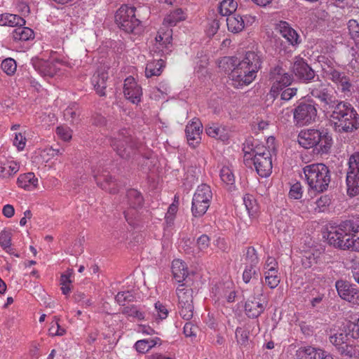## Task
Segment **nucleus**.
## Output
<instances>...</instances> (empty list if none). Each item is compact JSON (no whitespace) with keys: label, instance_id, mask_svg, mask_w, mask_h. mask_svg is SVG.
<instances>
[{"label":"nucleus","instance_id":"f257e3e1","mask_svg":"<svg viewBox=\"0 0 359 359\" xmlns=\"http://www.w3.org/2000/svg\"><path fill=\"white\" fill-rule=\"evenodd\" d=\"M309 93L330 114L334 130L339 133H351L359 128V114L353 105L338 99L337 92L317 76V82L309 87Z\"/></svg>","mask_w":359,"mask_h":359},{"label":"nucleus","instance_id":"f03ea898","mask_svg":"<svg viewBox=\"0 0 359 359\" xmlns=\"http://www.w3.org/2000/svg\"><path fill=\"white\" fill-rule=\"evenodd\" d=\"M327 240L340 250L359 252V225L351 220L342 222L328 231Z\"/></svg>","mask_w":359,"mask_h":359},{"label":"nucleus","instance_id":"7ed1b4c3","mask_svg":"<svg viewBox=\"0 0 359 359\" xmlns=\"http://www.w3.org/2000/svg\"><path fill=\"white\" fill-rule=\"evenodd\" d=\"M261 56L254 51H248L244 58L238 62L232 73H229L231 85L235 88L247 86L256 78L262 65Z\"/></svg>","mask_w":359,"mask_h":359},{"label":"nucleus","instance_id":"20e7f679","mask_svg":"<svg viewBox=\"0 0 359 359\" xmlns=\"http://www.w3.org/2000/svg\"><path fill=\"white\" fill-rule=\"evenodd\" d=\"M297 141L304 149L314 148L317 153H329L333 140L327 129H306L299 132Z\"/></svg>","mask_w":359,"mask_h":359},{"label":"nucleus","instance_id":"39448f33","mask_svg":"<svg viewBox=\"0 0 359 359\" xmlns=\"http://www.w3.org/2000/svg\"><path fill=\"white\" fill-rule=\"evenodd\" d=\"M309 187L318 193L326 191L331 181L330 170L323 163H313L303 168Z\"/></svg>","mask_w":359,"mask_h":359},{"label":"nucleus","instance_id":"423d86ee","mask_svg":"<svg viewBox=\"0 0 359 359\" xmlns=\"http://www.w3.org/2000/svg\"><path fill=\"white\" fill-rule=\"evenodd\" d=\"M111 145L121 158L129 159L136 154L139 142L132 136L130 130L123 128L111 139Z\"/></svg>","mask_w":359,"mask_h":359},{"label":"nucleus","instance_id":"0eeeda50","mask_svg":"<svg viewBox=\"0 0 359 359\" xmlns=\"http://www.w3.org/2000/svg\"><path fill=\"white\" fill-rule=\"evenodd\" d=\"M136 8L122 5L115 14V22L118 27L128 34H139L142 32L141 21L136 17Z\"/></svg>","mask_w":359,"mask_h":359},{"label":"nucleus","instance_id":"6e6552de","mask_svg":"<svg viewBox=\"0 0 359 359\" xmlns=\"http://www.w3.org/2000/svg\"><path fill=\"white\" fill-rule=\"evenodd\" d=\"M263 285L259 283V285L254 289L255 296L250 297L245 302V313L248 318H257L264 311L266 301L263 296Z\"/></svg>","mask_w":359,"mask_h":359},{"label":"nucleus","instance_id":"1a4fd4ad","mask_svg":"<svg viewBox=\"0 0 359 359\" xmlns=\"http://www.w3.org/2000/svg\"><path fill=\"white\" fill-rule=\"evenodd\" d=\"M293 118L296 126H304L314 123L317 118L316 104L301 102L293 109Z\"/></svg>","mask_w":359,"mask_h":359},{"label":"nucleus","instance_id":"9d476101","mask_svg":"<svg viewBox=\"0 0 359 359\" xmlns=\"http://www.w3.org/2000/svg\"><path fill=\"white\" fill-rule=\"evenodd\" d=\"M270 79L273 81L270 93L276 97L283 88L288 87L293 81V76L286 72L280 65H276L270 70Z\"/></svg>","mask_w":359,"mask_h":359},{"label":"nucleus","instance_id":"9b49d317","mask_svg":"<svg viewBox=\"0 0 359 359\" xmlns=\"http://www.w3.org/2000/svg\"><path fill=\"white\" fill-rule=\"evenodd\" d=\"M346 175L347 193L351 196L359 194V152L351 156Z\"/></svg>","mask_w":359,"mask_h":359},{"label":"nucleus","instance_id":"f8f14e48","mask_svg":"<svg viewBox=\"0 0 359 359\" xmlns=\"http://www.w3.org/2000/svg\"><path fill=\"white\" fill-rule=\"evenodd\" d=\"M348 334V324L344 332L334 334L330 337V343L334 346L338 352L348 358H353L355 354L354 346L350 343Z\"/></svg>","mask_w":359,"mask_h":359},{"label":"nucleus","instance_id":"ddd939ff","mask_svg":"<svg viewBox=\"0 0 359 359\" xmlns=\"http://www.w3.org/2000/svg\"><path fill=\"white\" fill-rule=\"evenodd\" d=\"M292 71L295 76L303 83L317 82V76L315 71L308 65L306 60L299 56L294 59Z\"/></svg>","mask_w":359,"mask_h":359},{"label":"nucleus","instance_id":"4468645a","mask_svg":"<svg viewBox=\"0 0 359 359\" xmlns=\"http://www.w3.org/2000/svg\"><path fill=\"white\" fill-rule=\"evenodd\" d=\"M326 72V78L340 88V90L344 95L351 94L353 84L349 76L344 72L337 69L328 68Z\"/></svg>","mask_w":359,"mask_h":359},{"label":"nucleus","instance_id":"2eb2a0df","mask_svg":"<svg viewBox=\"0 0 359 359\" xmlns=\"http://www.w3.org/2000/svg\"><path fill=\"white\" fill-rule=\"evenodd\" d=\"M128 204L130 208L124 211L125 218L130 224H133V217H135L136 210L143 205V197L140 191L130 189L126 194Z\"/></svg>","mask_w":359,"mask_h":359},{"label":"nucleus","instance_id":"dca6fc26","mask_svg":"<svg viewBox=\"0 0 359 359\" xmlns=\"http://www.w3.org/2000/svg\"><path fill=\"white\" fill-rule=\"evenodd\" d=\"M339 296L353 304L359 305V290L348 282L339 280L335 283Z\"/></svg>","mask_w":359,"mask_h":359},{"label":"nucleus","instance_id":"f3484780","mask_svg":"<svg viewBox=\"0 0 359 359\" xmlns=\"http://www.w3.org/2000/svg\"><path fill=\"white\" fill-rule=\"evenodd\" d=\"M123 93L126 99L133 104H138L142 95V88L132 76L126 78L124 81Z\"/></svg>","mask_w":359,"mask_h":359},{"label":"nucleus","instance_id":"a211bd4d","mask_svg":"<svg viewBox=\"0 0 359 359\" xmlns=\"http://www.w3.org/2000/svg\"><path fill=\"white\" fill-rule=\"evenodd\" d=\"M202 128V123L198 118L192 119L186 126L185 133L188 143L194 148L200 143Z\"/></svg>","mask_w":359,"mask_h":359},{"label":"nucleus","instance_id":"6ab92c4d","mask_svg":"<svg viewBox=\"0 0 359 359\" xmlns=\"http://www.w3.org/2000/svg\"><path fill=\"white\" fill-rule=\"evenodd\" d=\"M277 29H278L281 36L285 39L287 43L292 46L297 47L299 44L301 43L302 40L300 39V36L287 22L280 21L277 25Z\"/></svg>","mask_w":359,"mask_h":359},{"label":"nucleus","instance_id":"aec40b11","mask_svg":"<svg viewBox=\"0 0 359 359\" xmlns=\"http://www.w3.org/2000/svg\"><path fill=\"white\" fill-rule=\"evenodd\" d=\"M252 164L254 165L256 172L260 177L269 176L273 168L271 153H266L264 157L259 156V157L253 158Z\"/></svg>","mask_w":359,"mask_h":359},{"label":"nucleus","instance_id":"412c9836","mask_svg":"<svg viewBox=\"0 0 359 359\" xmlns=\"http://www.w3.org/2000/svg\"><path fill=\"white\" fill-rule=\"evenodd\" d=\"M93 177L97 186L101 189L109 191L110 194H116L118 192V184L111 176L108 175H97L94 174Z\"/></svg>","mask_w":359,"mask_h":359},{"label":"nucleus","instance_id":"4be33fe9","mask_svg":"<svg viewBox=\"0 0 359 359\" xmlns=\"http://www.w3.org/2000/svg\"><path fill=\"white\" fill-rule=\"evenodd\" d=\"M172 272L174 278L181 283L185 280L188 276V268L185 262L180 259H175L172 263Z\"/></svg>","mask_w":359,"mask_h":359},{"label":"nucleus","instance_id":"5701e85b","mask_svg":"<svg viewBox=\"0 0 359 359\" xmlns=\"http://www.w3.org/2000/svg\"><path fill=\"white\" fill-rule=\"evenodd\" d=\"M108 73L104 71H97V74L93 76V84L96 93L100 96H104V90L107 88V81L108 80Z\"/></svg>","mask_w":359,"mask_h":359},{"label":"nucleus","instance_id":"b1692460","mask_svg":"<svg viewBox=\"0 0 359 359\" xmlns=\"http://www.w3.org/2000/svg\"><path fill=\"white\" fill-rule=\"evenodd\" d=\"M226 25L228 30L232 33L237 34L244 29V21L243 16L239 13H234L226 18Z\"/></svg>","mask_w":359,"mask_h":359},{"label":"nucleus","instance_id":"393cba45","mask_svg":"<svg viewBox=\"0 0 359 359\" xmlns=\"http://www.w3.org/2000/svg\"><path fill=\"white\" fill-rule=\"evenodd\" d=\"M38 179L35 177L33 172H27L20 175L17 180L18 185L20 187L27 190L36 187Z\"/></svg>","mask_w":359,"mask_h":359},{"label":"nucleus","instance_id":"a878e982","mask_svg":"<svg viewBox=\"0 0 359 359\" xmlns=\"http://www.w3.org/2000/svg\"><path fill=\"white\" fill-rule=\"evenodd\" d=\"M25 25V20L18 15L11 13L0 15V26L18 27Z\"/></svg>","mask_w":359,"mask_h":359},{"label":"nucleus","instance_id":"bb28decb","mask_svg":"<svg viewBox=\"0 0 359 359\" xmlns=\"http://www.w3.org/2000/svg\"><path fill=\"white\" fill-rule=\"evenodd\" d=\"M18 25L12 32L14 41H28L34 39V32L29 27Z\"/></svg>","mask_w":359,"mask_h":359},{"label":"nucleus","instance_id":"cd10ccee","mask_svg":"<svg viewBox=\"0 0 359 359\" xmlns=\"http://www.w3.org/2000/svg\"><path fill=\"white\" fill-rule=\"evenodd\" d=\"M165 65V62L162 59L148 63L145 69L146 76L149 78L153 76H159L161 74Z\"/></svg>","mask_w":359,"mask_h":359},{"label":"nucleus","instance_id":"c85d7f7f","mask_svg":"<svg viewBox=\"0 0 359 359\" xmlns=\"http://www.w3.org/2000/svg\"><path fill=\"white\" fill-rule=\"evenodd\" d=\"M205 133L208 136L222 141H225L228 139L225 129L224 128L219 127L215 123L207 126L205 128Z\"/></svg>","mask_w":359,"mask_h":359},{"label":"nucleus","instance_id":"c756f323","mask_svg":"<svg viewBox=\"0 0 359 359\" xmlns=\"http://www.w3.org/2000/svg\"><path fill=\"white\" fill-rule=\"evenodd\" d=\"M178 297V303H192L193 302V290L191 287L180 285L176 290Z\"/></svg>","mask_w":359,"mask_h":359},{"label":"nucleus","instance_id":"7c9ffc66","mask_svg":"<svg viewBox=\"0 0 359 359\" xmlns=\"http://www.w3.org/2000/svg\"><path fill=\"white\" fill-rule=\"evenodd\" d=\"M238 4L234 0H223L219 6V12L223 16H229L236 13Z\"/></svg>","mask_w":359,"mask_h":359},{"label":"nucleus","instance_id":"2f4dec72","mask_svg":"<svg viewBox=\"0 0 359 359\" xmlns=\"http://www.w3.org/2000/svg\"><path fill=\"white\" fill-rule=\"evenodd\" d=\"M237 58L235 57H224L218 62V67L220 70L229 75L236 67Z\"/></svg>","mask_w":359,"mask_h":359},{"label":"nucleus","instance_id":"473e14b6","mask_svg":"<svg viewBox=\"0 0 359 359\" xmlns=\"http://www.w3.org/2000/svg\"><path fill=\"white\" fill-rule=\"evenodd\" d=\"M160 341V339L158 337L154 339H144L137 341L135 344V347L137 352L144 353L155 346Z\"/></svg>","mask_w":359,"mask_h":359},{"label":"nucleus","instance_id":"72a5a7b5","mask_svg":"<svg viewBox=\"0 0 359 359\" xmlns=\"http://www.w3.org/2000/svg\"><path fill=\"white\" fill-rule=\"evenodd\" d=\"M212 197V194L210 187L205 184H203L198 187L193 198L203 200L210 203Z\"/></svg>","mask_w":359,"mask_h":359},{"label":"nucleus","instance_id":"f704fd0d","mask_svg":"<svg viewBox=\"0 0 359 359\" xmlns=\"http://www.w3.org/2000/svg\"><path fill=\"white\" fill-rule=\"evenodd\" d=\"M210 206L208 202L196 198L192 199L191 212L194 217H201L203 215Z\"/></svg>","mask_w":359,"mask_h":359},{"label":"nucleus","instance_id":"c9c22d12","mask_svg":"<svg viewBox=\"0 0 359 359\" xmlns=\"http://www.w3.org/2000/svg\"><path fill=\"white\" fill-rule=\"evenodd\" d=\"M178 313L180 316L186 320H189L194 316V303H178Z\"/></svg>","mask_w":359,"mask_h":359},{"label":"nucleus","instance_id":"e433bc0d","mask_svg":"<svg viewBox=\"0 0 359 359\" xmlns=\"http://www.w3.org/2000/svg\"><path fill=\"white\" fill-rule=\"evenodd\" d=\"M243 204L249 216L255 217L258 211V205L254 196L250 194H245L243 197Z\"/></svg>","mask_w":359,"mask_h":359},{"label":"nucleus","instance_id":"4c0bfd02","mask_svg":"<svg viewBox=\"0 0 359 359\" xmlns=\"http://www.w3.org/2000/svg\"><path fill=\"white\" fill-rule=\"evenodd\" d=\"M185 17L183 11L181 8H177L164 18V22L170 26H175L177 22L184 20Z\"/></svg>","mask_w":359,"mask_h":359},{"label":"nucleus","instance_id":"58836bf2","mask_svg":"<svg viewBox=\"0 0 359 359\" xmlns=\"http://www.w3.org/2000/svg\"><path fill=\"white\" fill-rule=\"evenodd\" d=\"M348 29L351 39L354 41L355 46L359 50V23L355 20L348 22Z\"/></svg>","mask_w":359,"mask_h":359},{"label":"nucleus","instance_id":"ea45409f","mask_svg":"<svg viewBox=\"0 0 359 359\" xmlns=\"http://www.w3.org/2000/svg\"><path fill=\"white\" fill-rule=\"evenodd\" d=\"M73 273V269L67 270V273L65 274H62L60 276V285H61V290L63 294L67 295L70 293L71 283L72 280L70 279V276Z\"/></svg>","mask_w":359,"mask_h":359},{"label":"nucleus","instance_id":"a19ab883","mask_svg":"<svg viewBox=\"0 0 359 359\" xmlns=\"http://www.w3.org/2000/svg\"><path fill=\"white\" fill-rule=\"evenodd\" d=\"M12 233L10 231L4 230L0 233V245L10 254L12 253L11 245Z\"/></svg>","mask_w":359,"mask_h":359},{"label":"nucleus","instance_id":"79ce46f5","mask_svg":"<svg viewBox=\"0 0 359 359\" xmlns=\"http://www.w3.org/2000/svg\"><path fill=\"white\" fill-rule=\"evenodd\" d=\"M121 313L128 317L142 320L144 318V313L135 305L126 306L122 308Z\"/></svg>","mask_w":359,"mask_h":359},{"label":"nucleus","instance_id":"37998d69","mask_svg":"<svg viewBox=\"0 0 359 359\" xmlns=\"http://www.w3.org/2000/svg\"><path fill=\"white\" fill-rule=\"evenodd\" d=\"M134 299L135 297L130 291L119 292L115 297L116 302L123 307L126 306V302H131Z\"/></svg>","mask_w":359,"mask_h":359},{"label":"nucleus","instance_id":"c03bdc74","mask_svg":"<svg viewBox=\"0 0 359 359\" xmlns=\"http://www.w3.org/2000/svg\"><path fill=\"white\" fill-rule=\"evenodd\" d=\"M245 264L246 266H256L259 262V258L255 249L253 247H249L247 248L245 253Z\"/></svg>","mask_w":359,"mask_h":359},{"label":"nucleus","instance_id":"a18cd8bd","mask_svg":"<svg viewBox=\"0 0 359 359\" xmlns=\"http://www.w3.org/2000/svg\"><path fill=\"white\" fill-rule=\"evenodd\" d=\"M318 348L308 346L302 347L298 351V355L304 359H317Z\"/></svg>","mask_w":359,"mask_h":359},{"label":"nucleus","instance_id":"49530a36","mask_svg":"<svg viewBox=\"0 0 359 359\" xmlns=\"http://www.w3.org/2000/svg\"><path fill=\"white\" fill-rule=\"evenodd\" d=\"M1 67L2 70L8 75H12L16 71V62L12 58H6L1 62Z\"/></svg>","mask_w":359,"mask_h":359},{"label":"nucleus","instance_id":"de8ad7c7","mask_svg":"<svg viewBox=\"0 0 359 359\" xmlns=\"http://www.w3.org/2000/svg\"><path fill=\"white\" fill-rule=\"evenodd\" d=\"M79 116V113L78 111V109L76 107V105L68 107L64 111V116L67 120L74 123V121L77 120Z\"/></svg>","mask_w":359,"mask_h":359},{"label":"nucleus","instance_id":"09e8293b","mask_svg":"<svg viewBox=\"0 0 359 359\" xmlns=\"http://www.w3.org/2000/svg\"><path fill=\"white\" fill-rule=\"evenodd\" d=\"M256 266H245V269L243 273V280L245 283H248L252 278H257L258 273L256 271Z\"/></svg>","mask_w":359,"mask_h":359},{"label":"nucleus","instance_id":"8fccbe9b","mask_svg":"<svg viewBox=\"0 0 359 359\" xmlns=\"http://www.w3.org/2000/svg\"><path fill=\"white\" fill-rule=\"evenodd\" d=\"M220 177L227 184H233L235 181L232 171L227 167H224L220 170Z\"/></svg>","mask_w":359,"mask_h":359},{"label":"nucleus","instance_id":"3c124183","mask_svg":"<svg viewBox=\"0 0 359 359\" xmlns=\"http://www.w3.org/2000/svg\"><path fill=\"white\" fill-rule=\"evenodd\" d=\"M302 187L300 182H296L292 184L289 191V196L291 198L299 199L302 196Z\"/></svg>","mask_w":359,"mask_h":359},{"label":"nucleus","instance_id":"603ef678","mask_svg":"<svg viewBox=\"0 0 359 359\" xmlns=\"http://www.w3.org/2000/svg\"><path fill=\"white\" fill-rule=\"evenodd\" d=\"M297 91H298L297 88L286 87L280 91V98L283 100L288 101L297 95Z\"/></svg>","mask_w":359,"mask_h":359},{"label":"nucleus","instance_id":"864d4df0","mask_svg":"<svg viewBox=\"0 0 359 359\" xmlns=\"http://www.w3.org/2000/svg\"><path fill=\"white\" fill-rule=\"evenodd\" d=\"M236 337L237 341L242 345H245L249 338V331L241 327H238L236 330Z\"/></svg>","mask_w":359,"mask_h":359},{"label":"nucleus","instance_id":"5fc2aeb1","mask_svg":"<svg viewBox=\"0 0 359 359\" xmlns=\"http://www.w3.org/2000/svg\"><path fill=\"white\" fill-rule=\"evenodd\" d=\"M56 133L64 141H69L72 139V130L69 128L58 126L56 128Z\"/></svg>","mask_w":359,"mask_h":359},{"label":"nucleus","instance_id":"6e6d98bb","mask_svg":"<svg viewBox=\"0 0 359 359\" xmlns=\"http://www.w3.org/2000/svg\"><path fill=\"white\" fill-rule=\"evenodd\" d=\"M250 149H252L250 147V146L248 144L247 145L245 144L243 147V151H244V157H243V161L246 166L251 167L252 166V151H250Z\"/></svg>","mask_w":359,"mask_h":359},{"label":"nucleus","instance_id":"4d7b16f0","mask_svg":"<svg viewBox=\"0 0 359 359\" xmlns=\"http://www.w3.org/2000/svg\"><path fill=\"white\" fill-rule=\"evenodd\" d=\"M348 334L351 338L359 339V318L355 323H348Z\"/></svg>","mask_w":359,"mask_h":359},{"label":"nucleus","instance_id":"13d9d810","mask_svg":"<svg viewBox=\"0 0 359 359\" xmlns=\"http://www.w3.org/2000/svg\"><path fill=\"white\" fill-rule=\"evenodd\" d=\"M25 137L21 133H15L13 139V144L17 147L19 151L22 150L25 148Z\"/></svg>","mask_w":359,"mask_h":359},{"label":"nucleus","instance_id":"bf43d9fd","mask_svg":"<svg viewBox=\"0 0 359 359\" xmlns=\"http://www.w3.org/2000/svg\"><path fill=\"white\" fill-rule=\"evenodd\" d=\"M172 36L170 34L164 33L163 34H158L156 36V41L160 46H167L171 42Z\"/></svg>","mask_w":359,"mask_h":359},{"label":"nucleus","instance_id":"052dcab7","mask_svg":"<svg viewBox=\"0 0 359 359\" xmlns=\"http://www.w3.org/2000/svg\"><path fill=\"white\" fill-rule=\"evenodd\" d=\"M197 330V327L191 323H187L184 326V334L186 337H196Z\"/></svg>","mask_w":359,"mask_h":359},{"label":"nucleus","instance_id":"680f3d73","mask_svg":"<svg viewBox=\"0 0 359 359\" xmlns=\"http://www.w3.org/2000/svg\"><path fill=\"white\" fill-rule=\"evenodd\" d=\"M250 151H252V158L259 157V156L264 157L266 153H271L269 149L264 146H256L254 149H250Z\"/></svg>","mask_w":359,"mask_h":359},{"label":"nucleus","instance_id":"e2e57ef3","mask_svg":"<svg viewBox=\"0 0 359 359\" xmlns=\"http://www.w3.org/2000/svg\"><path fill=\"white\" fill-rule=\"evenodd\" d=\"M197 245L201 250H206L210 245V238L206 234L201 235L197 239Z\"/></svg>","mask_w":359,"mask_h":359},{"label":"nucleus","instance_id":"0e129e2a","mask_svg":"<svg viewBox=\"0 0 359 359\" xmlns=\"http://www.w3.org/2000/svg\"><path fill=\"white\" fill-rule=\"evenodd\" d=\"M155 308L158 312V316L160 319H165L168 314V310L166 309L165 306H164L160 302H158L155 304Z\"/></svg>","mask_w":359,"mask_h":359},{"label":"nucleus","instance_id":"69168bd1","mask_svg":"<svg viewBox=\"0 0 359 359\" xmlns=\"http://www.w3.org/2000/svg\"><path fill=\"white\" fill-rule=\"evenodd\" d=\"M92 123L95 126L102 127L106 126L107 119L100 114H95L92 116Z\"/></svg>","mask_w":359,"mask_h":359},{"label":"nucleus","instance_id":"338daca9","mask_svg":"<svg viewBox=\"0 0 359 359\" xmlns=\"http://www.w3.org/2000/svg\"><path fill=\"white\" fill-rule=\"evenodd\" d=\"M330 198L327 196H320L316 202L317 207L319 208V211H323L324 208L328 206L330 203Z\"/></svg>","mask_w":359,"mask_h":359},{"label":"nucleus","instance_id":"774afa93","mask_svg":"<svg viewBox=\"0 0 359 359\" xmlns=\"http://www.w3.org/2000/svg\"><path fill=\"white\" fill-rule=\"evenodd\" d=\"M302 262L304 268H310L316 263V260L313 255L309 254L308 256H304Z\"/></svg>","mask_w":359,"mask_h":359}]
</instances>
